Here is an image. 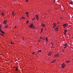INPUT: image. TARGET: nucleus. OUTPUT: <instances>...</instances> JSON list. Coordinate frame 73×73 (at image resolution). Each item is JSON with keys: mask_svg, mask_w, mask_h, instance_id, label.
I'll return each mask as SVG.
<instances>
[{"mask_svg": "<svg viewBox=\"0 0 73 73\" xmlns=\"http://www.w3.org/2000/svg\"><path fill=\"white\" fill-rule=\"evenodd\" d=\"M62 68H64V67L65 66V64H64L63 63V64H62Z\"/></svg>", "mask_w": 73, "mask_h": 73, "instance_id": "4", "label": "nucleus"}, {"mask_svg": "<svg viewBox=\"0 0 73 73\" xmlns=\"http://www.w3.org/2000/svg\"><path fill=\"white\" fill-rule=\"evenodd\" d=\"M28 0H26V2H28Z\"/></svg>", "mask_w": 73, "mask_h": 73, "instance_id": "31", "label": "nucleus"}, {"mask_svg": "<svg viewBox=\"0 0 73 73\" xmlns=\"http://www.w3.org/2000/svg\"><path fill=\"white\" fill-rule=\"evenodd\" d=\"M18 69V68H16V71H17V70Z\"/></svg>", "mask_w": 73, "mask_h": 73, "instance_id": "28", "label": "nucleus"}, {"mask_svg": "<svg viewBox=\"0 0 73 73\" xmlns=\"http://www.w3.org/2000/svg\"><path fill=\"white\" fill-rule=\"evenodd\" d=\"M12 14L13 15H15V14L13 12L12 13Z\"/></svg>", "mask_w": 73, "mask_h": 73, "instance_id": "22", "label": "nucleus"}, {"mask_svg": "<svg viewBox=\"0 0 73 73\" xmlns=\"http://www.w3.org/2000/svg\"><path fill=\"white\" fill-rule=\"evenodd\" d=\"M16 27H17L16 26H15V28H16Z\"/></svg>", "mask_w": 73, "mask_h": 73, "instance_id": "32", "label": "nucleus"}, {"mask_svg": "<svg viewBox=\"0 0 73 73\" xmlns=\"http://www.w3.org/2000/svg\"><path fill=\"white\" fill-rule=\"evenodd\" d=\"M0 11H1V10H0Z\"/></svg>", "mask_w": 73, "mask_h": 73, "instance_id": "44", "label": "nucleus"}, {"mask_svg": "<svg viewBox=\"0 0 73 73\" xmlns=\"http://www.w3.org/2000/svg\"><path fill=\"white\" fill-rule=\"evenodd\" d=\"M58 24H59V23H58Z\"/></svg>", "mask_w": 73, "mask_h": 73, "instance_id": "43", "label": "nucleus"}, {"mask_svg": "<svg viewBox=\"0 0 73 73\" xmlns=\"http://www.w3.org/2000/svg\"><path fill=\"white\" fill-rule=\"evenodd\" d=\"M11 43L12 44H13V43H12V42H11Z\"/></svg>", "mask_w": 73, "mask_h": 73, "instance_id": "37", "label": "nucleus"}, {"mask_svg": "<svg viewBox=\"0 0 73 73\" xmlns=\"http://www.w3.org/2000/svg\"><path fill=\"white\" fill-rule=\"evenodd\" d=\"M26 15H27V16H28V14H29V13L26 12Z\"/></svg>", "mask_w": 73, "mask_h": 73, "instance_id": "13", "label": "nucleus"}, {"mask_svg": "<svg viewBox=\"0 0 73 73\" xmlns=\"http://www.w3.org/2000/svg\"><path fill=\"white\" fill-rule=\"evenodd\" d=\"M29 22V21H27V22H26V23L27 24H28Z\"/></svg>", "mask_w": 73, "mask_h": 73, "instance_id": "19", "label": "nucleus"}, {"mask_svg": "<svg viewBox=\"0 0 73 73\" xmlns=\"http://www.w3.org/2000/svg\"><path fill=\"white\" fill-rule=\"evenodd\" d=\"M29 27L30 28H32L33 29H35L36 28V27H35V26H33V24H31L30 25H29Z\"/></svg>", "mask_w": 73, "mask_h": 73, "instance_id": "1", "label": "nucleus"}, {"mask_svg": "<svg viewBox=\"0 0 73 73\" xmlns=\"http://www.w3.org/2000/svg\"><path fill=\"white\" fill-rule=\"evenodd\" d=\"M38 41H39V42H40V40H38Z\"/></svg>", "mask_w": 73, "mask_h": 73, "instance_id": "39", "label": "nucleus"}, {"mask_svg": "<svg viewBox=\"0 0 73 73\" xmlns=\"http://www.w3.org/2000/svg\"><path fill=\"white\" fill-rule=\"evenodd\" d=\"M56 62V60H54L53 61L51 62V63H53L54 62Z\"/></svg>", "mask_w": 73, "mask_h": 73, "instance_id": "8", "label": "nucleus"}, {"mask_svg": "<svg viewBox=\"0 0 73 73\" xmlns=\"http://www.w3.org/2000/svg\"><path fill=\"white\" fill-rule=\"evenodd\" d=\"M1 14L3 16H4V13H2Z\"/></svg>", "mask_w": 73, "mask_h": 73, "instance_id": "17", "label": "nucleus"}, {"mask_svg": "<svg viewBox=\"0 0 73 73\" xmlns=\"http://www.w3.org/2000/svg\"><path fill=\"white\" fill-rule=\"evenodd\" d=\"M0 35H1V36H4V35H3V34H0Z\"/></svg>", "mask_w": 73, "mask_h": 73, "instance_id": "25", "label": "nucleus"}, {"mask_svg": "<svg viewBox=\"0 0 73 73\" xmlns=\"http://www.w3.org/2000/svg\"><path fill=\"white\" fill-rule=\"evenodd\" d=\"M41 25H42V27H45V25L44 24H43L42 23H41Z\"/></svg>", "mask_w": 73, "mask_h": 73, "instance_id": "6", "label": "nucleus"}, {"mask_svg": "<svg viewBox=\"0 0 73 73\" xmlns=\"http://www.w3.org/2000/svg\"><path fill=\"white\" fill-rule=\"evenodd\" d=\"M64 50H62V52H64Z\"/></svg>", "mask_w": 73, "mask_h": 73, "instance_id": "29", "label": "nucleus"}, {"mask_svg": "<svg viewBox=\"0 0 73 73\" xmlns=\"http://www.w3.org/2000/svg\"><path fill=\"white\" fill-rule=\"evenodd\" d=\"M40 39H42V38H41V37H40Z\"/></svg>", "mask_w": 73, "mask_h": 73, "instance_id": "35", "label": "nucleus"}, {"mask_svg": "<svg viewBox=\"0 0 73 73\" xmlns=\"http://www.w3.org/2000/svg\"><path fill=\"white\" fill-rule=\"evenodd\" d=\"M55 30H56V31H58V27H57L55 29Z\"/></svg>", "mask_w": 73, "mask_h": 73, "instance_id": "7", "label": "nucleus"}, {"mask_svg": "<svg viewBox=\"0 0 73 73\" xmlns=\"http://www.w3.org/2000/svg\"><path fill=\"white\" fill-rule=\"evenodd\" d=\"M58 54L57 53V54H56L55 55V57H59V56H58Z\"/></svg>", "mask_w": 73, "mask_h": 73, "instance_id": "5", "label": "nucleus"}, {"mask_svg": "<svg viewBox=\"0 0 73 73\" xmlns=\"http://www.w3.org/2000/svg\"><path fill=\"white\" fill-rule=\"evenodd\" d=\"M4 27L6 29H7V28H8V26H5Z\"/></svg>", "mask_w": 73, "mask_h": 73, "instance_id": "18", "label": "nucleus"}, {"mask_svg": "<svg viewBox=\"0 0 73 73\" xmlns=\"http://www.w3.org/2000/svg\"><path fill=\"white\" fill-rule=\"evenodd\" d=\"M46 40L47 41H48V38H47V37H46Z\"/></svg>", "mask_w": 73, "mask_h": 73, "instance_id": "23", "label": "nucleus"}, {"mask_svg": "<svg viewBox=\"0 0 73 73\" xmlns=\"http://www.w3.org/2000/svg\"><path fill=\"white\" fill-rule=\"evenodd\" d=\"M52 53L51 52H49L48 54V56H50L51 55V54H52Z\"/></svg>", "mask_w": 73, "mask_h": 73, "instance_id": "11", "label": "nucleus"}, {"mask_svg": "<svg viewBox=\"0 0 73 73\" xmlns=\"http://www.w3.org/2000/svg\"><path fill=\"white\" fill-rule=\"evenodd\" d=\"M68 24H64L63 25V26L64 27V28H65L66 26H68Z\"/></svg>", "mask_w": 73, "mask_h": 73, "instance_id": "3", "label": "nucleus"}, {"mask_svg": "<svg viewBox=\"0 0 73 73\" xmlns=\"http://www.w3.org/2000/svg\"><path fill=\"white\" fill-rule=\"evenodd\" d=\"M66 48V47H64V48Z\"/></svg>", "mask_w": 73, "mask_h": 73, "instance_id": "40", "label": "nucleus"}, {"mask_svg": "<svg viewBox=\"0 0 73 73\" xmlns=\"http://www.w3.org/2000/svg\"><path fill=\"white\" fill-rule=\"evenodd\" d=\"M15 68H17V67H16V66L15 67Z\"/></svg>", "mask_w": 73, "mask_h": 73, "instance_id": "41", "label": "nucleus"}, {"mask_svg": "<svg viewBox=\"0 0 73 73\" xmlns=\"http://www.w3.org/2000/svg\"><path fill=\"white\" fill-rule=\"evenodd\" d=\"M6 23H7V21H5V20L4 21L3 24H5Z\"/></svg>", "mask_w": 73, "mask_h": 73, "instance_id": "10", "label": "nucleus"}, {"mask_svg": "<svg viewBox=\"0 0 73 73\" xmlns=\"http://www.w3.org/2000/svg\"><path fill=\"white\" fill-rule=\"evenodd\" d=\"M70 61H69L67 60V61H66V63H68V62H69Z\"/></svg>", "mask_w": 73, "mask_h": 73, "instance_id": "21", "label": "nucleus"}, {"mask_svg": "<svg viewBox=\"0 0 73 73\" xmlns=\"http://www.w3.org/2000/svg\"><path fill=\"white\" fill-rule=\"evenodd\" d=\"M64 32L66 33V31H67V30H65L64 31Z\"/></svg>", "mask_w": 73, "mask_h": 73, "instance_id": "24", "label": "nucleus"}, {"mask_svg": "<svg viewBox=\"0 0 73 73\" xmlns=\"http://www.w3.org/2000/svg\"><path fill=\"white\" fill-rule=\"evenodd\" d=\"M72 3H73V2L72 1L71 3H70V4H72Z\"/></svg>", "mask_w": 73, "mask_h": 73, "instance_id": "26", "label": "nucleus"}, {"mask_svg": "<svg viewBox=\"0 0 73 73\" xmlns=\"http://www.w3.org/2000/svg\"><path fill=\"white\" fill-rule=\"evenodd\" d=\"M41 52V50H40L38 51H37V52Z\"/></svg>", "mask_w": 73, "mask_h": 73, "instance_id": "16", "label": "nucleus"}, {"mask_svg": "<svg viewBox=\"0 0 73 73\" xmlns=\"http://www.w3.org/2000/svg\"><path fill=\"white\" fill-rule=\"evenodd\" d=\"M53 26L54 27H56V25L54 23L53 24Z\"/></svg>", "mask_w": 73, "mask_h": 73, "instance_id": "20", "label": "nucleus"}, {"mask_svg": "<svg viewBox=\"0 0 73 73\" xmlns=\"http://www.w3.org/2000/svg\"><path fill=\"white\" fill-rule=\"evenodd\" d=\"M51 49H52V48H53V45H51Z\"/></svg>", "mask_w": 73, "mask_h": 73, "instance_id": "14", "label": "nucleus"}, {"mask_svg": "<svg viewBox=\"0 0 73 73\" xmlns=\"http://www.w3.org/2000/svg\"><path fill=\"white\" fill-rule=\"evenodd\" d=\"M64 35H66V33H65V32H64Z\"/></svg>", "mask_w": 73, "mask_h": 73, "instance_id": "30", "label": "nucleus"}, {"mask_svg": "<svg viewBox=\"0 0 73 73\" xmlns=\"http://www.w3.org/2000/svg\"><path fill=\"white\" fill-rule=\"evenodd\" d=\"M53 27L54 28H55V26H54V27Z\"/></svg>", "mask_w": 73, "mask_h": 73, "instance_id": "36", "label": "nucleus"}, {"mask_svg": "<svg viewBox=\"0 0 73 73\" xmlns=\"http://www.w3.org/2000/svg\"><path fill=\"white\" fill-rule=\"evenodd\" d=\"M13 44H14V43H13Z\"/></svg>", "mask_w": 73, "mask_h": 73, "instance_id": "42", "label": "nucleus"}, {"mask_svg": "<svg viewBox=\"0 0 73 73\" xmlns=\"http://www.w3.org/2000/svg\"><path fill=\"white\" fill-rule=\"evenodd\" d=\"M25 19V18L24 17H22L21 18V19Z\"/></svg>", "mask_w": 73, "mask_h": 73, "instance_id": "15", "label": "nucleus"}, {"mask_svg": "<svg viewBox=\"0 0 73 73\" xmlns=\"http://www.w3.org/2000/svg\"><path fill=\"white\" fill-rule=\"evenodd\" d=\"M64 46L65 47V48H66L67 46V44H64Z\"/></svg>", "mask_w": 73, "mask_h": 73, "instance_id": "9", "label": "nucleus"}, {"mask_svg": "<svg viewBox=\"0 0 73 73\" xmlns=\"http://www.w3.org/2000/svg\"><path fill=\"white\" fill-rule=\"evenodd\" d=\"M36 19L38 18V15H37V14L36 15Z\"/></svg>", "mask_w": 73, "mask_h": 73, "instance_id": "12", "label": "nucleus"}, {"mask_svg": "<svg viewBox=\"0 0 73 73\" xmlns=\"http://www.w3.org/2000/svg\"><path fill=\"white\" fill-rule=\"evenodd\" d=\"M41 31H42V30H43V29H41Z\"/></svg>", "mask_w": 73, "mask_h": 73, "instance_id": "34", "label": "nucleus"}, {"mask_svg": "<svg viewBox=\"0 0 73 73\" xmlns=\"http://www.w3.org/2000/svg\"><path fill=\"white\" fill-rule=\"evenodd\" d=\"M37 20H38V18H36Z\"/></svg>", "mask_w": 73, "mask_h": 73, "instance_id": "38", "label": "nucleus"}, {"mask_svg": "<svg viewBox=\"0 0 73 73\" xmlns=\"http://www.w3.org/2000/svg\"><path fill=\"white\" fill-rule=\"evenodd\" d=\"M0 32H1V33H2V34H5V33L3 31H2V30H1V28L0 27Z\"/></svg>", "mask_w": 73, "mask_h": 73, "instance_id": "2", "label": "nucleus"}, {"mask_svg": "<svg viewBox=\"0 0 73 73\" xmlns=\"http://www.w3.org/2000/svg\"><path fill=\"white\" fill-rule=\"evenodd\" d=\"M33 54H35V52H33Z\"/></svg>", "mask_w": 73, "mask_h": 73, "instance_id": "27", "label": "nucleus"}, {"mask_svg": "<svg viewBox=\"0 0 73 73\" xmlns=\"http://www.w3.org/2000/svg\"><path fill=\"white\" fill-rule=\"evenodd\" d=\"M35 18H34V19L33 20H33H35Z\"/></svg>", "mask_w": 73, "mask_h": 73, "instance_id": "33", "label": "nucleus"}]
</instances>
